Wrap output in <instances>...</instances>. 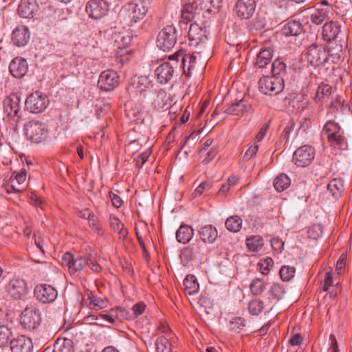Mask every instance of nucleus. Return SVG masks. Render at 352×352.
Here are the masks:
<instances>
[{"instance_id": "f257e3e1", "label": "nucleus", "mask_w": 352, "mask_h": 352, "mask_svg": "<svg viewBox=\"0 0 352 352\" xmlns=\"http://www.w3.org/2000/svg\"><path fill=\"white\" fill-rule=\"evenodd\" d=\"M323 132L327 135L328 142L331 146L342 149L346 146V138L338 123L333 120H328L324 125Z\"/></svg>"}, {"instance_id": "f03ea898", "label": "nucleus", "mask_w": 352, "mask_h": 352, "mask_svg": "<svg viewBox=\"0 0 352 352\" xmlns=\"http://www.w3.org/2000/svg\"><path fill=\"white\" fill-rule=\"evenodd\" d=\"M284 79L276 76H263L258 81L259 91L265 95L276 96L284 89Z\"/></svg>"}, {"instance_id": "7ed1b4c3", "label": "nucleus", "mask_w": 352, "mask_h": 352, "mask_svg": "<svg viewBox=\"0 0 352 352\" xmlns=\"http://www.w3.org/2000/svg\"><path fill=\"white\" fill-rule=\"evenodd\" d=\"M179 54H175L169 56L172 63L164 62L158 66L155 70L157 81L160 84H166L169 82L174 74L175 67L177 66L179 61Z\"/></svg>"}, {"instance_id": "20e7f679", "label": "nucleus", "mask_w": 352, "mask_h": 352, "mask_svg": "<svg viewBox=\"0 0 352 352\" xmlns=\"http://www.w3.org/2000/svg\"><path fill=\"white\" fill-rule=\"evenodd\" d=\"M25 135L31 142L38 144L47 138L45 125L38 120H30L25 125Z\"/></svg>"}, {"instance_id": "39448f33", "label": "nucleus", "mask_w": 352, "mask_h": 352, "mask_svg": "<svg viewBox=\"0 0 352 352\" xmlns=\"http://www.w3.org/2000/svg\"><path fill=\"white\" fill-rule=\"evenodd\" d=\"M177 41L176 30L173 25L164 27L158 34L156 44L164 52L172 49Z\"/></svg>"}, {"instance_id": "423d86ee", "label": "nucleus", "mask_w": 352, "mask_h": 352, "mask_svg": "<svg viewBox=\"0 0 352 352\" xmlns=\"http://www.w3.org/2000/svg\"><path fill=\"white\" fill-rule=\"evenodd\" d=\"M48 104L49 99L47 95L40 91L31 94L25 100L26 109L34 113L43 111Z\"/></svg>"}, {"instance_id": "0eeeda50", "label": "nucleus", "mask_w": 352, "mask_h": 352, "mask_svg": "<svg viewBox=\"0 0 352 352\" xmlns=\"http://www.w3.org/2000/svg\"><path fill=\"white\" fill-rule=\"evenodd\" d=\"M306 58L309 65L316 67L328 61V53L323 46L313 45L307 49Z\"/></svg>"}, {"instance_id": "6e6552de", "label": "nucleus", "mask_w": 352, "mask_h": 352, "mask_svg": "<svg viewBox=\"0 0 352 352\" xmlns=\"http://www.w3.org/2000/svg\"><path fill=\"white\" fill-rule=\"evenodd\" d=\"M89 260L86 259V256H82L74 258L70 252H66L62 256V265L67 267L69 274L74 275L78 272L82 270L87 264H89Z\"/></svg>"}, {"instance_id": "1a4fd4ad", "label": "nucleus", "mask_w": 352, "mask_h": 352, "mask_svg": "<svg viewBox=\"0 0 352 352\" xmlns=\"http://www.w3.org/2000/svg\"><path fill=\"white\" fill-rule=\"evenodd\" d=\"M109 10L107 0H90L86 4L85 11L88 16L94 19H100L106 16Z\"/></svg>"}, {"instance_id": "9d476101", "label": "nucleus", "mask_w": 352, "mask_h": 352, "mask_svg": "<svg viewBox=\"0 0 352 352\" xmlns=\"http://www.w3.org/2000/svg\"><path fill=\"white\" fill-rule=\"evenodd\" d=\"M20 321L24 328L30 330L35 329L41 322V313L37 309L26 308L20 316Z\"/></svg>"}, {"instance_id": "9b49d317", "label": "nucleus", "mask_w": 352, "mask_h": 352, "mask_svg": "<svg viewBox=\"0 0 352 352\" xmlns=\"http://www.w3.org/2000/svg\"><path fill=\"white\" fill-rule=\"evenodd\" d=\"M119 76L117 72L108 69L103 71L99 76L98 87L104 91H111L119 85Z\"/></svg>"}, {"instance_id": "f8f14e48", "label": "nucleus", "mask_w": 352, "mask_h": 352, "mask_svg": "<svg viewBox=\"0 0 352 352\" xmlns=\"http://www.w3.org/2000/svg\"><path fill=\"white\" fill-rule=\"evenodd\" d=\"M314 157V148L311 146L304 145L295 151L293 160L298 166L305 167L310 164Z\"/></svg>"}, {"instance_id": "ddd939ff", "label": "nucleus", "mask_w": 352, "mask_h": 352, "mask_svg": "<svg viewBox=\"0 0 352 352\" xmlns=\"http://www.w3.org/2000/svg\"><path fill=\"white\" fill-rule=\"evenodd\" d=\"M34 293L36 300L45 304L54 302L58 295L56 289L47 284L37 285Z\"/></svg>"}, {"instance_id": "4468645a", "label": "nucleus", "mask_w": 352, "mask_h": 352, "mask_svg": "<svg viewBox=\"0 0 352 352\" xmlns=\"http://www.w3.org/2000/svg\"><path fill=\"white\" fill-rule=\"evenodd\" d=\"M6 291L14 299H21L28 293L26 282L20 278L14 277L6 285Z\"/></svg>"}, {"instance_id": "2eb2a0df", "label": "nucleus", "mask_w": 352, "mask_h": 352, "mask_svg": "<svg viewBox=\"0 0 352 352\" xmlns=\"http://www.w3.org/2000/svg\"><path fill=\"white\" fill-rule=\"evenodd\" d=\"M256 6L254 0H238L235 3L234 12L239 18L248 19L255 12Z\"/></svg>"}, {"instance_id": "dca6fc26", "label": "nucleus", "mask_w": 352, "mask_h": 352, "mask_svg": "<svg viewBox=\"0 0 352 352\" xmlns=\"http://www.w3.org/2000/svg\"><path fill=\"white\" fill-rule=\"evenodd\" d=\"M151 85V80L146 75H141L133 82L134 93L136 97H138V102H141L146 98L148 89Z\"/></svg>"}, {"instance_id": "f3484780", "label": "nucleus", "mask_w": 352, "mask_h": 352, "mask_svg": "<svg viewBox=\"0 0 352 352\" xmlns=\"http://www.w3.org/2000/svg\"><path fill=\"white\" fill-rule=\"evenodd\" d=\"M132 38L130 35L122 36L118 50V61L122 64L130 61L132 53Z\"/></svg>"}, {"instance_id": "a211bd4d", "label": "nucleus", "mask_w": 352, "mask_h": 352, "mask_svg": "<svg viewBox=\"0 0 352 352\" xmlns=\"http://www.w3.org/2000/svg\"><path fill=\"white\" fill-rule=\"evenodd\" d=\"M9 70L15 78L23 77L28 71V65L26 60L21 57L14 58L10 63Z\"/></svg>"}, {"instance_id": "6ab92c4d", "label": "nucleus", "mask_w": 352, "mask_h": 352, "mask_svg": "<svg viewBox=\"0 0 352 352\" xmlns=\"http://www.w3.org/2000/svg\"><path fill=\"white\" fill-rule=\"evenodd\" d=\"M32 348L31 339L25 336H19L10 341L12 352H32Z\"/></svg>"}, {"instance_id": "aec40b11", "label": "nucleus", "mask_w": 352, "mask_h": 352, "mask_svg": "<svg viewBox=\"0 0 352 352\" xmlns=\"http://www.w3.org/2000/svg\"><path fill=\"white\" fill-rule=\"evenodd\" d=\"M38 10V5L36 0H21L19 8V14L26 19L33 18Z\"/></svg>"}, {"instance_id": "412c9836", "label": "nucleus", "mask_w": 352, "mask_h": 352, "mask_svg": "<svg viewBox=\"0 0 352 352\" xmlns=\"http://www.w3.org/2000/svg\"><path fill=\"white\" fill-rule=\"evenodd\" d=\"M341 25L338 21H331L324 24L322 36L324 41H332L337 38L340 32Z\"/></svg>"}, {"instance_id": "4be33fe9", "label": "nucleus", "mask_w": 352, "mask_h": 352, "mask_svg": "<svg viewBox=\"0 0 352 352\" xmlns=\"http://www.w3.org/2000/svg\"><path fill=\"white\" fill-rule=\"evenodd\" d=\"M20 98L16 94H11L3 101L4 111L8 116H18L20 111Z\"/></svg>"}, {"instance_id": "5701e85b", "label": "nucleus", "mask_w": 352, "mask_h": 352, "mask_svg": "<svg viewBox=\"0 0 352 352\" xmlns=\"http://www.w3.org/2000/svg\"><path fill=\"white\" fill-rule=\"evenodd\" d=\"M30 39V32L26 26L21 25L16 28L12 34V41L14 45L25 46Z\"/></svg>"}, {"instance_id": "b1692460", "label": "nucleus", "mask_w": 352, "mask_h": 352, "mask_svg": "<svg viewBox=\"0 0 352 352\" xmlns=\"http://www.w3.org/2000/svg\"><path fill=\"white\" fill-rule=\"evenodd\" d=\"M273 56V50L271 47L261 48L257 54L254 66L257 69L266 68L267 65H270Z\"/></svg>"}, {"instance_id": "393cba45", "label": "nucleus", "mask_w": 352, "mask_h": 352, "mask_svg": "<svg viewBox=\"0 0 352 352\" xmlns=\"http://www.w3.org/2000/svg\"><path fill=\"white\" fill-rule=\"evenodd\" d=\"M188 37L191 41H194V45L197 46L207 40L208 36L206 30H203L197 23H192L188 30Z\"/></svg>"}, {"instance_id": "a878e982", "label": "nucleus", "mask_w": 352, "mask_h": 352, "mask_svg": "<svg viewBox=\"0 0 352 352\" xmlns=\"http://www.w3.org/2000/svg\"><path fill=\"white\" fill-rule=\"evenodd\" d=\"M251 106L247 100L242 99L235 102L232 103L225 111L228 114L241 116L247 112Z\"/></svg>"}, {"instance_id": "bb28decb", "label": "nucleus", "mask_w": 352, "mask_h": 352, "mask_svg": "<svg viewBox=\"0 0 352 352\" xmlns=\"http://www.w3.org/2000/svg\"><path fill=\"white\" fill-rule=\"evenodd\" d=\"M333 10V7H328L324 10L315 6L310 13V21L314 24L320 25L329 18V14L332 12Z\"/></svg>"}, {"instance_id": "cd10ccee", "label": "nucleus", "mask_w": 352, "mask_h": 352, "mask_svg": "<svg viewBox=\"0 0 352 352\" xmlns=\"http://www.w3.org/2000/svg\"><path fill=\"white\" fill-rule=\"evenodd\" d=\"M194 230L190 226L183 224L176 232L177 241L183 244L188 243L193 237Z\"/></svg>"}, {"instance_id": "c85d7f7f", "label": "nucleus", "mask_w": 352, "mask_h": 352, "mask_svg": "<svg viewBox=\"0 0 352 352\" xmlns=\"http://www.w3.org/2000/svg\"><path fill=\"white\" fill-rule=\"evenodd\" d=\"M302 30V25L296 20H289L282 28V32L287 36H298Z\"/></svg>"}, {"instance_id": "c756f323", "label": "nucleus", "mask_w": 352, "mask_h": 352, "mask_svg": "<svg viewBox=\"0 0 352 352\" xmlns=\"http://www.w3.org/2000/svg\"><path fill=\"white\" fill-rule=\"evenodd\" d=\"M133 2V21L142 20L146 16L148 12V6L149 4L145 0H135Z\"/></svg>"}, {"instance_id": "7c9ffc66", "label": "nucleus", "mask_w": 352, "mask_h": 352, "mask_svg": "<svg viewBox=\"0 0 352 352\" xmlns=\"http://www.w3.org/2000/svg\"><path fill=\"white\" fill-rule=\"evenodd\" d=\"M199 10L208 14L217 13L221 6V0H198Z\"/></svg>"}, {"instance_id": "2f4dec72", "label": "nucleus", "mask_w": 352, "mask_h": 352, "mask_svg": "<svg viewBox=\"0 0 352 352\" xmlns=\"http://www.w3.org/2000/svg\"><path fill=\"white\" fill-rule=\"evenodd\" d=\"M201 239L204 242L213 243L218 237L217 229L211 225L201 228L199 231Z\"/></svg>"}, {"instance_id": "473e14b6", "label": "nucleus", "mask_w": 352, "mask_h": 352, "mask_svg": "<svg viewBox=\"0 0 352 352\" xmlns=\"http://www.w3.org/2000/svg\"><path fill=\"white\" fill-rule=\"evenodd\" d=\"M54 352H74V342L65 338H58L54 344Z\"/></svg>"}, {"instance_id": "72a5a7b5", "label": "nucleus", "mask_w": 352, "mask_h": 352, "mask_svg": "<svg viewBox=\"0 0 352 352\" xmlns=\"http://www.w3.org/2000/svg\"><path fill=\"white\" fill-rule=\"evenodd\" d=\"M186 294L194 295L198 292L199 285L194 275L188 274L186 276L183 283Z\"/></svg>"}, {"instance_id": "f704fd0d", "label": "nucleus", "mask_w": 352, "mask_h": 352, "mask_svg": "<svg viewBox=\"0 0 352 352\" xmlns=\"http://www.w3.org/2000/svg\"><path fill=\"white\" fill-rule=\"evenodd\" d=\"M328 191L335 199H338L344 190V181L341 178H335L327 185Z\"/></svg>"}, {"instance_id": "c9c22d12", "label": "nucleus", "mask_w": 352, "mask_h": 352, "mask_svg": "<svg viewBox=\"0 0 352 352\" xmlns=\"http://www.w3.org/2000/svg\"><path fill=\"white\" fill-rule=\"evenodd\" d=\"M109 222L113 230L118 232L120 238L124 239L128 234V231L124 228V224L113 214L109 215Z\"/></svg>"}, {"instance_id": "e433bc0d", "label": "nucleus", "mask_w": 352, "mask_h": 352, "mask_svg": "<svg viewBox=\"0 0 352 352\" xmlns=\"http://www.w3.org/2000/svg\"><path fill=\"white\" fill-rule=\"evenodd\" d=\"M170 339L164 336L157 338L155 342L156 352H172Z\"/></svg>"}, {"instance_id": "4c0bfd02", "label": "nucleus", "mask_w": 352, "mask_h": 352, "mask_svg": "<svg viewBox=\"0 0 352 352\" xmlns=\"http://www.w3.org/2000/svg\"><path fill=\"white\" fill-rule=\"evenodd\" d=\"M291 184L290 178L284 173L278 175L274 180V186L278 192H283L287 189Z\"/></svg>"}, {"instance_id": "58836bf2", "label": "nucleus", "mask_w": 352, "mask_h": 352, "mask_svg": "<svg viewBox=\"0 0 352 352\" xmlns=\"http://www.w3.org/2000/svg\"><path fill=\"white\" fill-rule=\"evenodd\" d=\"M246 246L251 252H258L263 246V239L260 236H253L246 239Z\"/></svg>"}, {"instance_id": "ea45409f", "label": "nucleus", "mask_w": 352, "mask_h": 352, "mask_svg": "<svg viewBox=\"0 0 352 352\" xmlns=\"http://www.w3.org/2000/svg\"><path fill=\"white\" fill-rule=\"evenodd\" d=\"M198 9H199L198 1L195 3V6L193 3H187L183 6L182 16L184 19L191 21L194 19V15Z\"/></svg>"}, {"instance_id": "a19ab883", "label": "nucleus", "mask_w": 352, "mask_h": 352, "mask_svg": "<svg viewBox=\"0 0 352 352\" xmlns=\"http://www.w3.org/2000/svg\"><path fill=\"white\" fill-rule=\"evenodd\" d=\"M176 54H179V58L181 57L182 58V65L183 67L184 73L186 76L190 77L192 73V66L190 65L191 61V54H183L181 52H177Z\"/></svg>"}, {"instance_id": "79ce46f5", "label": "nucleus", "mask_w": 352, "mask_h": 352, "mask_svg": "<svg viewBox=\"0 0 352 352\" xmlns=\"http://www.w3.org/2000/svg\"><path fill=\"white\" fill-rule=\"evenodd\" d=\"M225 225L230 232H237L241 228L242 219L237 215L232 216L226 219Z\"/></svg>"}, {"instance_id": "37998d69", "label": "nucleus", "mask_w": 352, "mask_h": 352, "mask_svg": "<svg viewBox=\"0 0 352 352\" xmlns=\"http://www.w3.org/2000/svg\"><path fill=\"white\" fill-rule=\"evenodd\" d=\"M271 72L272 76L281 77L283 78L286 74V65L280 60H275L271 65Z\"/></svg>"}, {"instance_id": "c03bdc74", "label": "nucleus", "mask_w": 352, "mask_h": 352, "mask_svg": "<svg viewBox=\"0 0 352 352\" xmlns=\"http://www.w3.org/2000/svg\"><path fill=\"white\" fill-rule=\"evenodd\" d=\"M12 335V332L10 328L5 325L0 326V347L6 346L10 343Z\"/></svg>"}, {"instance_id": "a18cd8bd", "label": "nucleus", "mask_w": 352, "mask_h": 352, "mask_svg": "<svg viewBox=\"0 0 352 352\" xmlns=\"http://www.w3.org/2000/svg\"><path fill=\"white\" fill-rule=\"evenodd\" d=\"M270 295V299L279 300H280L284 294L285 290L282 285L278 283H274L269 291Z\"/></svg>"}, {"instance_id": "49530a36", "label": "nucleus", "mask_w": 352, "mask_h": 352, "mask_svg": "<svg viewBox=\"0 0 352 352\" xmlns=\"http://www.w3.org/2000/svg\"><path fill=\"white\" fill-rule=\"evenodd\" d=\"M274 265V261L272 258L266 257L261 258L258 263V268L261 273L263 275L269 274L270 269Z\"/></svg>"}, {"instance_id": "de8ad7c7", "label": "nucleus", "mask_w": 352, "mask_h": 352, "mask_svg": "<svg viewBox=\"0 0 352 352\" xmlns=\"http://www.w3.org/2000/svg\"><path fill=\"white\" fill-rule=\"evenodd\" d=\"M250 289L254 295H259L265 289L264 282L261 279L256 278L252 280Z\"/></svg>"}, {"instance_id": "09e8293b", "label": "nucleus", "mask_w": 352, "mask_h": 352, "mask_svg": "<svg viewBox=\"0 0 352 352\" xmlns=\"http://www.w3.org/2000/svg\"><path fill=\"white\" fill-rule=\"evenodd\" d=\"M323 228L320 224H314L310 226L307 230V234L309 239L316 240L322 236Z\"/></svg>"}, {"instance_id": "8fccbe9b", "label": "nucleus", "mask_w": 352, "mask_h": 352, "mask_svg": "<svg viewBox=\"0 0 352 352\" xmlns=\"http://www.w3.org/2000/svg\"><path fill=\"white\" fill-rule=\"evenodd\" d=\"M248 309L252 315H258L263 309L262 300L258 299L252 300L249 303Z\"/></svg>"}, {"instance_id": "3c124183", "label": "nucleus", "mask_w": 352, "mask_h": 352, "mask_svg": "<svg viewBox=\"0 0 352 352\" xmlns=\"http://www.w3.org/2000/svg\"><path fill=\"white\" fill-rule=\"evenodd\" d=\"M295 272L294 267L283 266L280 270V276L283 280L289 281L294 276Z\"/></svg>"}, {"instance_id": "603ef678", "label": "nucleus", "mask_w": 352, "mask_h": 352, "mask_svg": "<svg viewBox=\"0 0 352 352\" xmlns=\"http://www.w3.org/2000/svg\"><path fill=\"white\" fill-rule=\"evenodd\" d=\"M331 93V87L327 84H323L319 86L316 94V100H321L324 97L329 96Z\"/></svg>"}, {"instance_id": "864d4df0", "label": "nucleus", "mask_w": 352, "mask_h": 352, "mask_svg": "<svg viewBox=\"0 0 352 352\" xmlns=\"http://www.w3.org/2000/svg\"><path fill=\"white\" fill-rule=\"evenodd\" d=\"M88 222L91 229L94 230L98 234L102 235L104 234V231L101 228L100 221L95 214L91 216V218L88 220Z\"/></svg>"}, {"instance_id": "5fc2aeb1", "label": "nucleus", "mask_w": 352, "mask_h": 352, "mask_svg": "<svg viewBox=\"0 0 352 352\" xmlns=\"http://www.w3.org/2000/svg\"><path fill=\"white\" fill-rule=\"evenodd\" d=\"M194 249L192 247H186L182 250L180 258L184 263L187 264L193 258Z\"/></svg>"}, {"instance_id": "6e6d98bb", "label": "nucleus", "mask_w": 352, "mask_h": 352, "mask_svg": "<svg viewBox=\"0 0 352 352\" xmlns=\"http://www.w3.org/2000/svg\"><path fill=\"white\" fill-rule=\"evenodd\" d=\"M231 329L235 332H239L245 326V320L241 317H235L230 322Z\"/></svg>"}, {"instance_id": "4d7b16f0", "label": "nucleus", "mask_w": 352, "mask_h": 352, "mask_svg": "<svg viewBox=\"0 0 352 352\" xmlns=\"http://www.w3.org/2000/svg\"><path fill=\"white\" fill-rule=\"evenodd\" d=\"M212 188L210 182L205 181L201 182L194 190L193 197H197L201 195L204 191L208 190Z\"/></svg>"}, {"instance_id": "13d9d810", "label": "nucleus", "mask_w": 352, "mask_h": 352, "mask_svg": "<svg viewBox=\"0 0 352 352\" xmlns=\"http://www.w3.org/2000/svg\"><path fill=\"white\" fill-rule=\"evenodd\" d=\"M324 291H328L331 286H333V277L331 272H326L324 280L321 283Z\"/></svg>"}, {"instance_id": "bf43d9fd", "label": "nucleus", "mask_w": 352, "mask_h": 352, "mask_svg": "<svg viewBox=\"0 0 352 352\" xmlns=\"http://www.w3.org/2000/svg\"><path fill=\"white\" fill-rule=\"evenodd\" d=\"M146 308V305L142 301H140L133 305V316H138L142 314Z\"/></svg>"}, {"instance_id": "052dcab7", "label": "nucleus", "mask_w": 352, "mask_h": 352, "mask_svg": "<svg viewBox=\"0 0 352 352\" xmlns=\"http://www.w3.org/2000/svg\"><path fill=\"white\" fill-rule=\"evenodd\" d=\"M258 145L250 146L249 147V148L245 153V154L243 155V159L245 160H247V161L250 160L254 156H255V155L258 152Z\"/></svg>"}, {"instance_id": "680f3d73", "label": "nucleus", "mask_w": 352, "mask_h": 352, "mask_svg": "<svg viewBox=\"0 0 352 352\" xmlns=\"http://www.w3.org/2000/svg\"><path fill=\"white\" fill-rule=\"evenodd\" d=\"M135 234H136L137 238L138 239L140 245V247L142 248V256L144 257V258L146 261H148L150 260V256H149V254H148V252H147V250L146 249L145 244H144L142 239L140 236L138 232L136 231Z\"/></svg>"}, {"instance_id": "e2e57ef3", "label": "nucleus", "mask_w": 352, "mask_h": 352, "mask_svg": "<svg viewBox=\"0 0 352 352\" xmlns=\"http://www.w3.org/2000/svg\"><path fill=\"white\" fill-rule=\"evenodd\" d=\"M109 197L113 206L116 208H119L121 206L122 200L116 193L112 191L109 192Z\"/></svg>"}, {"instance_id": "0e129e2a", "label": "nucleus", "mask_w": 352, "mask_h": 352, "mask_svg": "<svg viewBox=\"0 0 352 352\" xmlns=\"http://www.w3.org/2000/svg\"><path fill=\"white\" fill-rule=\"evenodd\" d=\"M271 245L274 250L281 252L283 250L284 243L278 238H274L271 240Z\"/></svg>"}, {"instance_id": "69168bd1", "label": "nucleus", "mask_w": 352, "mask_h": 352, "mask_svg": "<svg viewBox=\"0 0 352 352\" xmlns=\"http://www.w3.org/2000/svg\"><path fill=\"white\" fill-rule=\"evenodd\" d=\"M150 154L147 152L143 153L138 155L135 159V166L141 167L148 160Z\"/></svg>"}, {"instance_id": "338daca9", "label": "nucleus", "mask_w": 352, "mask_h": 352, "mask_svg": "<svg viewBox=\"0 0 352 352\" xmlns=\"http://www.w3.org/2000/svg\"><path fill=\"white\" fill-rule=\"evenodd\" d=\"M86 259H90L89 260V264H87V265H89L91 270L96 272H99L100 271L101 267L100 265L94 261V256L90 254L88 256H86Z\"/></svg>"}, {"instance_id": "774afa93", "label": "nucleus", "mask_w": 352, "mask_h": 352, "mask_svg": "<svg viewBox=\"0 0 352 352\" xmlns=\"http://www.w3.org/2000/svg\"><path fill=\"white\" fill-rule=\"evenodd\" d=\"M204 154L206 155V157L203 159V162L208 164L216 155V150L212 148L208 151L206 150Z\"/></svg>"}]
</instances>
